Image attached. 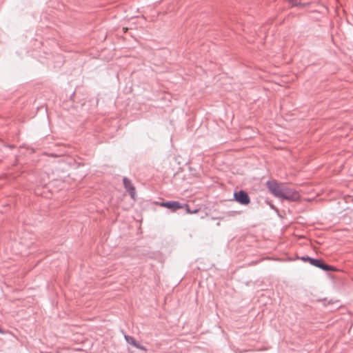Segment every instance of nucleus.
I'll list each match as a JSON object with an SVG mask.
<instances>
[{
	"mask_svg": "<svg viewBox=\"0 0 353 353\" xmlns=\"http://www.w3.org/2000/svg\"><path fill=\"white\" fill-rule=\"evenodd\" d=\"M285 185L279 183L276 181L272 180L267 182V188L269 191L276 197L280 199Z\"/></svg>",
	"mask_w": 353,
	"mask_h": 353,
	"instance_id": "obj_1",
	"label": "nucleus"
},
{
	"mask_svg": "<svg viewBox=\"0 0 353 353\" xmlns=\"http://www.w3.org/2000/svg\"><path fill=\"white\" fill-rule=\"evenodd\" d=\"M280 199L289 201H296L299 200L300 194L297 191L285 185Z\"/></svg>",
	"mask_w": 353,
	"mask_h": 353,
	"instance_id": "obj_2",
	"label": "nucleus"
},
{
	"mask_svg": "<svg viewBox=\"0 0 353 353\" xmlns=\"http://www.w3.org/2000/svg\"><path fill=\"white\" fill-rule=\"evenodd\" d=\"M305 261H308L310 264H312L314 266L318 267L319 268H321L324 270H334L332 267L324 264L321 260L319 259H314L312 258H307L303 259Z\"/></svg>",
	"mask_w": 353,
	"mask_h": 353,
	"instance_id": "obj_3",
	"label": "nucleus"
},
{
	"mask_svg": "<svg viewBox=\"0 0 353 353\" xmlns=\"http://www.w3.org/2000/svg\"><path fill=\"white\" fill-rule=\"evenodd\" d=\"M234 196L235 199L241 204L247 205L250 201L248 194L244 191L241 190L238 192H235Z\"/></svg>",
	"mask_w": 353,
	"mask_h": 353,
	"instance_id": "obj_4",
	"label": "nucleus"
},
{
	"mask_svg": "<svg viewBox=\"0 0 353 353\" xmlns=\"http://www.w3.org/2000/svg\"><path fill=\"white\" fill-rule=\"evenodd\" d=\"M123 185L125 190L129 192L130 196L135 199L136 190L135 187L132 183L131 181L126 177L123 179Z\"/></svg>",
	"mask_w": 353,
	"mask_h": 353,
	"instance_id": "obj_5",
	"label": "nucleus"
},
{
	"mask_svg": "<svg viewBox=\"0 0 353 353\" xmlns=\"http://www.w3.org/2000/svg\"><path fill=\"white\" fill-rule=\"evenodd\" d=\"M160 206L170 209L173 211H176L179 209L183 208V205L178 201H168L161 203Z\"/></svg>",
	"mask_w": 353,
	"mask_h": 353,
	"instance_id": "obj_6",
	"label": "nucleus"
},
{
	"mask_svg": "<svg viewBox=\"0 0 353 353\" xmlns=\"http://www.w3.org/2000/svg\"><path fill=\"white\" fill-rule=\"evenodd\" d=\"M125 339L126 340V341L131 344L132 345H133L134 347L138 348V349H140L141 350H144V351H146V348L142 345H141L140 344H139L136 341L135 339L132 337V336H125Z\"/></svg>",
	"mask_w": 353,
	"mask_h": 353,
	"instance_id": "obj_7",
	"label": "nucleus"
},
{
	"mask_svg": "<svg viewBox=\"0 0 353 353\" xmlns=\"http://www.w3.org/2000/svg\"><path fill=\"white\" fill-rule=\"evenodd\" d=\"M183 208H185V210H186V212L188 213V214H196L199 212V210H191L188 206V205H183Z\"/></svg>",
	"mask_w": 353,
	"mask_h": 353,
	"instance_id": "obj_8",
	"label": "nucleus"
},
{
	"mask_svg": "<svg viewBox=\"0 0 353 353\" xmlns=\"http://www.w3.org/2000/svg\"><path fill=\"white\" fill-rule=\"evenodd\" d=\"M123 31H124V32H126L128 31V28H124Z\"/></svg>",
	"mask_w": 353,
	"mask_h": 353,
	"instance_id": "obj_9",
	"label": "nucleus"
},
{
	"mask_svg": "<svg viewBox=\"0 0 353 353\" xmlns=\"http://www.w3.org/2000/svg\"><path fill=\"white\" fill-rule=\"evenodd\" d=\"M0 333H3L2 330L0 329Z\"/></svg>",
	"mask_w": 353,
	"mask_h": 353,
	"instance_id": "obj_10",
	"label": "nucleus"
}]
</instances>
